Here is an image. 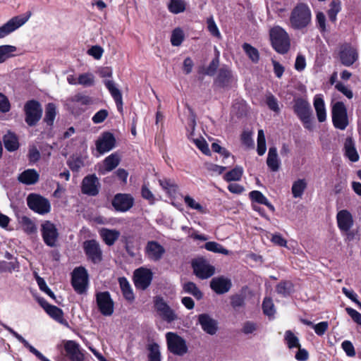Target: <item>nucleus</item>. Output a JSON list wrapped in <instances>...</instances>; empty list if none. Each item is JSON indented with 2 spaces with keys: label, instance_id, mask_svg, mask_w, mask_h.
<instances>
[{
  "label": "nucleus",
  "instance_id": "obj_39",
  "mask_svg": "<svg viewBox=\"0 0 361 361\" xmlns=\"http://www.w3.org/2000/svg\"><path fill=\"white\" fill-rule=\"evenodd\" d=\"M307 188V182L305 179H298L293 183L291 191L295 198L301 197Z\"/></svg>",
  "mask_w": 361,
  "mask_h": 361
},
{
  "label": "nucleus",
  "instance_id": "obj_15",
  "mask_svg": "<svg viewBox=\"0 0 361 361\" xmlns=\"http://www.w3.org/2000/svg\"><path fill=\"white\" fill-rule=\"evenodd\" d=\"M97 307L104 316H111L114 312V302L109 292H100L96 295Z\"/></svg>",
  "mask_w": 361,
  "mask_h": 361
},
{
  "label": "nucleus",
  "instance_id": "obj_8",
  "mask_svg": "<svg viewBox=\"0 0 361 361\" xmlns=\"http://www.w3.org/2000/svg\"><path fill=\"white\" fill-rule=\"evenodd\" d=\"M25 122L28 126H35L41 118L42 109L40 104L35 100L28 101L24 106Z\"/></svg>",
  "mask_w": 361,
  "mask_h": 361
},
{
  "label": "nucleus",
  "instance_id": "obj_5",
  "mask_svg": "<svg viewBox=\"0 0 361 361\" xmlns=\"http://www.w3.org/2000/svg\"><path fill=\"white\" fill-rule=\"evenodd\" d=\"M166 339L169 350L173 354L183 356L188 352L185 341L176 333L168 332Z\"/></svg>",
  "mask_w": 361,
  "mask_h": 361
},
{
  "label": "nucleus",
  "instance_id": "obj_13",
  "mask_svg": "<svg viewBox=\"0 0 361 361\" xmlns=\"http://www.w3.org/2000/svg\"><path fill=\"white\" fill-rule=\"evenodd\" d=\"M166 253V250L156 240H149L145 247L146 257L152 262L160 261Z\"/></svg>",
  "mask_w": 361,
  "mask_h": 361
},
{
  "label": "nucleus",
  "instance_id": "obj_61",
  "mask_svg": "<svg viewBox=\"0 0 361 361\" xmlns=\"http://www.w3.org/2000/svg\"><path fill=\"white\" fill-rule=\"evenodd\" d=\"M193 142L197 147L204 154H209L210 150L209 149L208 144L206 140L203 138H197L193 140Z\"/></svg>",
  "mask_w": 361,
  "mask_h": 361
},
{
  "label": "nucleus",
  "instance_id": "obj_38",
  "mask_svg": "<svg viewBox=\"0 0 361 361\" xmlns=\"http://www.w3.org/2000/svg\"><path fill=\"white\" fill-rule=\"evenodd\" d=\"M231 80V72L227 68H221L219 71L216 82L219 85L226 87Z\"/></svg>",
  "mask_w": 361,
  "mask_h": 361
},
{
  "label": "nucleus",
  "instance_id": "obj_6",
  "mask_svg": "<svg viewBox=\"0 0 361 361\" xmlns=\"http://www.w3.org/2000/svg\"><path fill=\"white\" fill-rule=\"evenodd\" d=\"M71 284L77 293L83 294L86 292L88 285V274L84 267H79L73 269Z\"/></svg>",
  "mask_w": 361,
  "mask_h": 361
},
{
  "label": "nucleus",
  "instance_id": "obj_26",
  "mask_svg": "<svg viewBox=\"0 0 361 361\" xmlns=\"http://www.w3.org/2000/svg\"><path fill=\"white\" fill-rule=\"evenodd\" d=\"M65 350L72 361H83L84 355L80 345L73 341H68L65 344Z\"/></svg>",
  "mask_w": 361,
  "mask_h": 361
},
{
  "label": "nucleus",
  "instance_id": "obj_24",
  "mask_svg": "<svg viewBox=\"0 0 361 361\" xmlns=\"http://www.w3.org/2000/svg\"><path fill=\"white\" fill-rule=\"evenodd\" d=\"M357 57L356 50L350 46L343 47L340 52L341 63L345 66L353 65L357 59Z\"/></svg>",
  "mask_w": 361,
  "mask_h": 361
},
{
  "label": "nucleus",
  "instance_id": "obj_11",
  "mask_svg": "<svg viewBox=\"0 0 361 361\" xmlns=\"http://www.w3.org/2000/svg\"><path fill=\"white\" fill-rule=\"evenodd\" d=\"M42 235L45 244L51 247H56L59 233L56 226L49 221L42 224Z\"/></svg>",
  "mask_w": 361,
  "mask_h": 361
},
{
  "label": "nucleus",
  "instance_id": "obj_19",
  "mask_svg": "<svg viewBox=\"0 0 361 361\" xmlns=\"http://www.w3.org/2000/svg\"><path fill=\"white\" fill-rule=\"evenodd\" d=\"M90 97L82 94H77L68 99V105L72 111L79 114L85 110V106L92 104Z\"/></svg>",
  "mask_w": 361,
  "mask_h": 361
},
{
  "label": "nucleus",
  "instance_id": "obj_17",
  "mask_svg": "<svg viewBox=\"0 0 361 361\" xmlns=\"http://www.w3.org/2000/svg\"><path fill=\"white\" fill-rule=\"evenodd\" d=\"M100 183L95 175L85 176L82 182L81 190L83 194L95 196L99 193Z\"/></svg>",
  "mask_w": 361,
  "mask_h": 361
},
{
  "label": "nucleus",
  "instance_id": "obj_2",
  "mask_svg": "<svg viewBox=\"0 0 361 361\" xmlns=\"http://www.w3.org/2000/svg\"><path fill=\"white\" fill-rule=\"evenodd\" d=\"M270 38L273 48L279 54H286L290 47L288 33L279 26L274 27L270 30Z\"/></svg>",
  "mask_w": 361,
  "mask_h": 361
},
{
  "label": "nucleus",
  "instance_id": "obj_55",
  "mask_svg": "<svg viewBox=\"0 0 361 361\" xmlns=\"http://www.w3.org/2000/svg\"><path fill=\"white\" fill-rule=\"evenodd\" d=\"M184 39L183 31L180 28L177 27L172 32L171 37V44L174 47H178L181 44Z\"/></svg>",
  "mask_w": 361,
  "mask_h": 361
},
{
  "label": "nucleus",
  "instance_id": "obj_10",
  "mask_svg": "<svg viewBox=\"0 0 361 361\" xmlns=\"http://www.w3.org/2000/svg\"><path fill=\"white\" fill-rule=\"evenodd\" d=\"M31 13L23 16H17L11 18L0 27V39L5 37L16 30L23 25L30 18Z\"/></svg>",
  "mask_w": 361,
  "mask_h": 361
},
{
  "label": "nucleus",
  "instance_id": "obj_42",
  "mask_svg": "<svg viewBox=\"0 0 361 361\" xmlns=\"http://www.w3.org/2000/svg\"><path fill=\"white\" fill-rule=\"evenodd\" d=\"M243 173V169L241 166H237L231 171L227 172L224 178L227 182L238 181L241 179Z\"/></svg>",
  "mask_w": 361,
  "mask_h": 361
},
{
  "label": "nucleus",
  "instance_id": "obj_56",
  "mask_svg": "<svg viewBox=\"0 0 361 361\" xmlns=\"http://www.w3.org/2000/svg\"><path fill=\"white\" fill-rule=\"evenodd\" d=\"M78 85H81L85 87H90L94 83V77L91 73H82L78 76Z\"/></svg>",
  "mask_w": 361,
  "mask_h": 361
},
{
  "label": "nucleus",
  "instance_id": "obj_1",
  "mask_svg": "<svg viewBox=\"0 0 361 361\" xmlns=\"http://www.w3.org/2000/svg\"><path fill=\"white\" fill-rule=\"evenodd\" d=\"M312 13L309 6L304 3L298 4L290 16V25L295 30H302L311 23Z\"/></svg>",
  "mask_w": 361,
  "mask_h": 361
},
{
  "label": "nucleus",
  "instance_id": "obj_20",
  "mask_svg": "<svg viewBox=\"0 0 361 361\" xmlns=\"http://www.w3.org/2000/svg\"><path fill=\"white\" fill-rule=\"evenodd\" d=\"M198 322L202 330L209 335H214L218 330V322L207 314H201L198 316Z\"/></svg>",
  "mask_w": 361,
  "mask_h": 361
},
{
  "label": "nucleus",
  "instance_id": "obj_43",
  "mask_svg": "<svg viewBox=\"0 0 361 361\" xmlns=\"http://www.w3.org/2000/svg\"><path fill=\"white\" fill-rule=\"evenodd\" d=\"M250 197L252 201L264 204L271 210H274V206L261 192L258 190H253L250 192Z\"/></svg>",
  "mask_w": 361,
  "mask_h": 361
},
{
  "label": "nucleus",
  "instance_id": "obj_35",
  "mask_svg": "<svg viewBox=\"0 0 361 361\" xmlns=\"http://www.w3.org/2000/svg\"><path fill=\"white\" fill-rule=\"evenodd\" d=\"M167 7L171 13L178 14L185 11L186 3L185 0H169Z\"/></svg>",
  "mask_w": 361,
  "mask_h": 361
},
{
  "label": "nucleus",
  "instance_id": "obj_47",
  "mask_svg": "<svg viewBox=\"0 0 361 361\" xmlns=\"http://www.w3.org/2000/svg\"><path fill=\"white\" fill-rule=\"evenodd\" d=\"M147 350H149V361H161V353L159 345L157 343H153L149 344Z\"/></svg>",
  "mask_w": 361,
  "mask_h": 361
},
{
  "label": "nucleus",
  "instance_id": "obj_32",
  "mask_svg": "<svg viewBox=\"0 0 361 361\" xmlns=\"http://www.w3.org/2000/svg\"><path fill=\"white\" fill-rule=\"evenodd\" d=\"M120 162V158L116 154H111L105 158L104 161V169L102 173L104 174L106 172H109L114 169Z\"/></svg>",
  "mask_w": 361,
  "mask_h": 361
},
{
  "label": "nucleus",
  "instance_id": "obj_64",
  "mask_svg": "<svg viewBox=\"0 0 361 361\" xmlns=\"http://www.w3.org/2000/svg\"><path fill=\"white\" fill-rule=\"evenodd\" d=\"M345 311L355 323L361 326V314L360 312L352 307H346Z\"/></svg>",
  "mask_w": 361,
  "mask_h": 361
},
{
  "label": "nucleus",
  "instance_id": "obj_44",
  "mask_svg": "<svg viewBox=\"0 0 361 361\" xmlns=\"http://www.w3.org/2000/svg\"><path fill=\"white\" fill-rule=\"evenodd\" d=\"M16 47L12 45L0 46V63L14 56Z\"/></svg>",
  "mask_w": 361,
  "mask_h": 361
},
{
  "label": "nucleus",
  "instance_id": "obj_58",
  "mask_svg": "<svg viewBox=\"0 0 361 361\" xmlns=\"http://www.w3.org/2000/svg\"><path fill=\"white\" fill-rule=\"evenodd\" d=\"M207 29H208L209 32H210V34L212 35H213L214 37H217L218 39H221V35L219 32V30L216 23L214 22L213 17H210V18H207Z\"/></svg>",
  "mask_w": 361,
  "mask_h": 361
},
{
  "label": "nucleus",
  "instance_id": "obj_48",
  "mask_svg": "<svg viewBox=\"0 0 361 361\" xmlns=\"http://www.w3.org/2000/svg\"><path fill=\"white\" fill-rule=\"evenodd\" d=\"M243 49L250 59L254 62L257 63L259 59V54L258 50L250 44L244 43Z\"/></svg>",
  "mask_w": 361,
  "mask_h": 361
},
{
  "label": "nucleus",
  "instance_id": "obj_25",
  "mask_svg": "<svg viewBox=\"0 0 361 361\" xmlns=\"http://www.w3.org/2000/svg\"><path fill=\"white\" fill-rule=\"evenodd\" d=\"M39 174L34 169H28L20 173L18 176V180L27 185H34L39 181Z\"/></svg>",
  "mask_w": 361,
  "mask_h": 361
},
{
  "label": "nucleus",
  "instance_id": "obj_12",
  "mask_svg": "<svg viewBox=\"0 0 361 361\" xmlns=\"http://www.w3.org/2000/svg\"><path fill=\"white\" fill-rule=\"evenodd\" d=\"M192 266L195 275L202 279L211 277L215 271L214 267L202 258L193 260Z\"/></svg>",
  "mask_w": 361,
  "mask_h": 361
},
{
  "label": "nucleus",
  "instance_id": "obj_45",
  "mask_svg": "<svg viewBox=\"0 0 361 361\" xmlns=\"http://www.w3.org/2000/svg\"><path fill=\"white\" fill-rule=\"evenodd\" d=\"M56 115V108L54 104L49 103L45 109V116L44 118V122L47 125L51 126L54 123Z\"/></svg>",
  "mask_w": 361,
  "mask_h": 361
},
{
  "label": "nucleus",
  "instance_id": "obj_49",
  "mask_svg": "<svg viewBox=\"0 0 361 361\" xmlns=\"http://www.w3.org/2000/svg\"><path fill=\"white\" fill-rule=\"evenodd\" d=\"M204 247L208 251L214 253H221L226 255L230 253L229 250L224 248L221 245L213 241L206 243L204 245Z\"/></svg>",
  "mask_w": 361,
  "mask_h": 361
},
{
  "label": "nucleus",
  "instance_id": "obj_62",
  "mask_svg": "<svg viewBox=\"0 0 361 361\" xmlns=\"http://www.w3.org/2000/svg\"><path fill=\"white\" fill-rule=\"evenodd\" d=\"M37 284L39 286V289L44 292L46 294H47L50 298H51L52 299H55V295L54 293L51 291V290L47 286L45 281L41 278V277H37Z\"/></svg>",
  "mask_w": 361,
  "mask_h": 361
},
{
  "label": "nucleus",
  "instance_id": "obj_3",
  "mask_svg": "<svg viewBox=\"0 0 361 361\" xmlns=\"http://www.w3.org/2000/svg\"><path fill=\"white\" fill-rule=\"evenodd\" d=\"M332 122L337 129L343 130L348 126L349 121L347 109L342 102H336L334 104L331 110Z\"/></svg>",
  "mask_w": 361,
  "mask_h": 361
},
{
  "label": "nucleus",
  "instance_id": "obj_63",
  "mask_svg": "<svg viewBox=\"0 0 361 361\" xmlns=\"http://www.w3.org/2000/svg\"><path fill=\"white\" fill-rule=\"evenodd\" d=\"M109 113L105 109H101L97 111L92 118L94 123L98 124L102 123L108 116Z\"/></svg>",
  "mask_w": 361,
  "mask_h": 361
},
{
  "label": "nucleus",
  "instance_id": "obj_34",
  "mask_svg": "<svg viewBox=\"0 0 361 361\" xmlns=\"http://www.w3.org/2000/svg\"><path fill=\"white\" fill-rule=\"evenodd\" d=\"M4 143L5 148L10 152L16 150L19 147V143L16 135L11 133H8L4 135Z\"/></svg>",
  "mask_w": 361,
  "mask_h": 361
},
{
  "label": "nucleus",
  "instance_id": "obj_31",
  "mask_svg": "<svg viewBox=\"0 0 361 361\" xmlns=\"http://www.w3.org/2000/svg\"><path fill=\"white\" fill-rule=\"evenodd\" d=\"M345 154L353 162L359 160V154L355 149V143L351 137L346 138L344 144Z\"/></svg>",
  "mask_w": 361,
  "mask_h": 361
},
{
  "label": "nucleus",
  "instance_id": "obj_54",
  "mask_svg": "<svg viewBox=\"0 0 361 361\" xmlns=\"http://www.w3.org/2000/svg\"><path fill=\"white\" fill-rule=\"evenodd\" d=\"M186 206L192 209L197 210L202 214L206 213L204 208L190 195H185L183 198Z\"/></svg>",
  "mask_w": 361,
  "mask_h": 361
},
{
  "label": "nucleus",
  "instance_id": "obj_27",
  "mask_svg": "<svg viewBox=\"0 0 361 361\" xmlns=\"http://www.w3.org/2000/svg\"><path fill=\"white\" fill-rule=\"evenodd\" d=\"M313 105L318 121L324 122L326 120V109L322 94H319L314 97Z\"/></svg>",
  "mask_w": 361,
  "mask_h": 361
},
{
  "label": "nucleus",
  "instance_id": "obj_22",
  "mask_svg": "<svg viewBox=\"0 0 361 361\" xmlns=\"http://www.w3.org/2000/svg\"><path fill=\"white\" fill-rule=\"evenodd\" d=\"M336 220L338 227L342 231H348L353 226V216L346 209H342L337 213Z\"/></svg>",
  "mask_w": 361,
  "mask_h": 361
},
{
  "label": "nucleus",
  "instance_id": "obj_50",
  "mask_svg": "<svg viewBox=\"0 0 361 361\" xmlns=\"http://www.w3.org/2000/svg\"><path fill=\"white\" fill-rule=\"evenodd\" d=\"M284 339L289 348L300 347L298 338L290 330L285 332Z\"/></svg>",
  "mask_w": 361,
  "mask_h": 361
},
{
  "label": "nucleus",
  "instance_id": "obj_59",
  "mask_svg": "<svg viewBox=\"0 0 361 361\" xmlns=\"http://www.w3.org/2000/svg\"><path fill=\"white\" fill-rule=\"evenodd\" d=\"M68 165L72 171H78L84 166V161L81 157H73L68 160Z\"/></svg>",
  "mask_w": 361,
  "mask_h": 361
},
{
  "label": "nucleus",
  "instance_id": "obj_60",
  "mask_svg": "<svg viewBox=\"0 0 361 361\" xmlns=\"http://www.w3.org/2000/svg\"><path fill=\"white\" fill-rule=\"evenodd\" d=\"M266 103L271 110L275 112L279 111L278 101L273 94H268L266 95Z\"/></svg>",
  "mask_w": 361,
  "mask_h": 361
},
{
  "label": "nucleus",
  "instance_id": "obj_40",
  "mask_svg": "<svg viewBox=\"0 0 361 361\" xmlns=\"http://www.w3.org/2000/svg\"><path fill=\"white\" fill-rule=\"evenodd\" d=\"M276 291L278 294L287 297L293 291V284L288 281H281L276 286Z\"/></svg>",
  "mask_w": 361,
  "mask_h": 361
},
{
  "label": "nucleus",
  "instance_id": "obj_21",
  "mask_svg": "<svg viewBox=\"0 0 361 361\" xmlns=\"http://www.w3.org/2000/svg\"><path fill=\"white\" fill-rule=\"evenodd\" d=\"M115 138L110 133H104L97 140L96 147L100 154H104L111 150L115 146Z\"/></svg>",
  "mask_w": 361,
  "mask_h": 361
},
{
  "label": "nucleus",
  "instance_id": "obj_53",
  "mask_svg": "<svg viewBox=\"0 0 361 361\" xmlns=\"http://www.w3.org/2000/svg\"><path fill=\"white\" fill-rule=\"evenodd\" d=\"M262 310L265 315L271 317L276 312L273 300L270 298H265L262 302Z\"/></svg>",
  "mask_w": 361,
  "mask_h": 361
},
{
  "label": "nucleus",
  "instance_id": "obj_52",
  "mask_svg": "<svg viewBox=\"0 0 361 361\" xmlns=\"http://www.w3.org/2000/svg\"><path fill=\"white\" fill-rule=\"evenodd\" d=\"M51 318L55 319L59 323H63V311L54 305H51L48 307V309L45 311Z\"/></svg>",
  "mask_w": 361,
  "mask_h": 361
},
{
  "label": "nucleus",
  "instance_id": "obj_28",
  "mask_svg": "<svg viewBox=\"0 0 361 361\" xmlns=\"http://www.w3.org/2000/svg\"><path fill=\"white\" fill-rule=\"evenodd\" d=\"M104 85L114 98L118 111L121 113L123 111V99L121 91L116 87V84L113 80H105Z\"/></svg>",
  "mask_w": 361,
  "mask_h": 361
},
{
  "label": "nucleus",
  "instance_id": "obj_16",
  "mask_svg": "<svg viewBox=\"0 0 361 361\" xmlns=\"http://www.w3.org/2000/svg\"><path fill=\"white\" fill-rule=\"evenodd\" d=\"M134 204V198L129 194H116L113 200L112 205L114 209L121 212L128 211Z\"/></svg>",
  "mask_w": 361,
  "mask_h": 361
},
{
  "label": "nucleus",
  "instance_id": "obj_33",
  "mask_svg": "<svg viewBox=\"0 0 361 361\" xmlns=\"http://www.w3.org/2000/svg\"><path fill=\"white\" fill-rule=\"evenodd\" d=\"M118 282L124 298L129 301L133 300V292L127 279L125 277H120L118 279Z\"/></svg>",
  "mask_w": 361,
  "mask_h": 361
},
{
  "label": "nucleus",
  "instance_id": "obj_23",
  "mask_svg": "<svg viewBox=\"0 0 361 361\" xmlns=\"http://www.w3.org/2000/svg\"><path fill=\"white\" fill-rule=\"evenodd\" d=\"M211 288L217 294H223L228 292L231 287V280L221 277L213 278L210 282Z\"/></svg>",
  "mask_w": 361,
  "mask_h": 361
},
{
  "label": "nucleus",
  "instance_id": "obj_37",
  "mask_svg": "<svg viewBox=\"0 0 361 361\" xmlns=\"http://www.w3.org/2000/svg\"><path fill=\"white\" fill-rule=\"evenodd\" d=\"M19 269V264L16 259L10 262L1 260L0 261V274L12 273L18 271Z\"/></svg>",
  "mask_w": 361,
  "mask_h": 361
},
{
  "label": "nucleus",
  "instance_id": "obj_14",
  "mask_svg": "<svg viewBox=\"0 0 361 361\" xmlns=\"http://www.w3.org/2000/svg\"><path fill=\"white\" fill-rule=\"evenodd\" d=\"M152 272L150 269L140 267L134 271V283L137 288L145 290L151 283Z\"/></svg>",
  "mask_w": 361,
  "mask_h": 361
},
{
  "label": "nucleus",
  "instance_id": "obj_18",
  "mask_svg": "<svg viewBox=\"0 0 361 361\" xmlns=\"http://www.w3.org/2000/svg\"><path fill=\"white\" fill-rule=\"evenodd\" d=\"M84 250L87 257L94 263L101 262L102 252L99 243L95 240H87L84 243Z\"/></svg>",
  "mask_w": 361,
  "mask_h": 361
},
{
  "label": "nucleus",
  "instance_id": "obj_30",
  "mask_svg": "<svg viewBox=\"0 0 361 361\" xmlns=\"http://www.w3.org/2000/svg\"><path fill=\"white\" fill-rule=\"evenodd\" d=\"M280 163L276 148L275 147H270L267 159V164L268 167L271 171H277L279 169Z\"/></svg>",
  "mask_w": 361,
  "mask_h": 361
},
{
  "label": "nucleus",
  "instance_id": "obj_29",
  "mask_svg": "<svg viewBox=\"0 0 361 361\" xmlns=\"http://www.w3.org/2000/svg\"><path fill=\"white\" fill-rule=\"evenodd\" d=\"M99 234L106 245H113L118 239L121 233L116 229L102 228L99 230Z\"/></svg>",
  "mask_w": 361,
  "mask_h": 361
},
{
  "label": "nucleus",
  "instance_id": "obj_41",
  "mask_svg": "<svg viewBox=\"0 0 361 361\" xmlns=\"http://www.w3.org/2000/svg\"><path fill=\"white\" fill-rule=\"evenodd\" d=\"M183 290L185 293H188L194 296L197 300H200L203 294L193 282H187L183 285Z\"/></svg>",
  "mask_w": 361,
  "mask_h": 361
},
{
  "label": "nucleus",
  "instance_id": "obj_7",
  "mask_svg": "<svg viewBox=\"0 0 361 361\" xmlns=\"http://www.w3.org/2000/svg\"><path fill=\"white\" fill-rule=\"evenodd\" d=\"M27 204L30 209L39 214L50 212L51 205L49 200L37 194H30L27 197Z\"/></svg>",
  "mask_w": 361,
  "mask_h": 361
},
{
  "label": "nucleus",
  "instance_id": "obj_4",
  "mask_svg": "<svg viewBox=\"0 0 361 361\" xmlns=\"http://www.w3.org/2000/svg\"><path fill=\"white\" fill-rule=\"evenodd\" d=\"M293 109L294 112L303 123L304 127L312 130V109L310 103L303 99H298L295 100Z\"/></svg>",
  "mask_w": 361,
  "mask_h": 361
},
{
  "label": "nucleus",
  "instance_id": "obj_36",
  "mask_svg": "<svg viewBox=\"0 0 361 361\" xmlns=\"http://www.w3.org/2000/svg\"><path fill=\"white\" fill-rule=\"evenodd\" d=\"M19 223L24 232L27 234H32L37 232V226L35 222L28 218L27 216H23L19 219Z\"/></svg>",
  "mask_w": 361,
  "mask_h": 361
},
{
  "label": "nucleus",
  "instance_id": "obj_57",
  "mask_svg": "<svg viewBox=\"0 0 361 361\" xmlns=\"http://www.w3.org/2000/svg\"><path fill=\"white\" fill-rule=\"evenodd\" d=\"M267 150L265 135L263 130H258L257 151L259 156H262Z\"/></svg>",
  "mask_w": 361,
  "mask_h": 361
},
{
  "label": "nucleus",
  "instance_id": "obj_46",
  "mask_svg": "<svg viewBox=\"0 0 361 361\" xmlns=\"http://www.w3.org/2000/svg\"><path fill=\"white\" fill-rule=\"evenodd\" d=\"M161 188L170 195H175L178 190L177 185L171 179H162L159 180Z\"/></svg>",
  "mask_w": 361,
  "mask_h": 361
},
{
  "label": "nucleus",
  "instance_id": "obj_9",
  "mask_svg": "<svg viewBox=\"0 0 361 361\" xmlns=\"http://www.w3.org/2000/svg\"><path fill=\"white\" fill-rule=\"evenodd\" d=\"M154 307L162 319L168 323H171L178 319V316L175 311L165 302L163 298L157 296L154 300Z\"/></svg>",
  "mask_w": 361,
  "mask_h": 361
},
{
  "label": "nucleus",
  "instance_id": "obj_51",
  "mask_svg": "<svg viewBox=\"0 0 361 361\" xmlns=\"http://www.w3.org/2000/svg\"><path fill=\"white\" fill-rule=\"evenodd\" d=\"M341 9L340 0H332L330 4V8L328 11V16L331 21L334 22L336 20V16Z\"/></svg>",
  "mask_w": 361,
  "mask_h": 361
}]
</instances>
